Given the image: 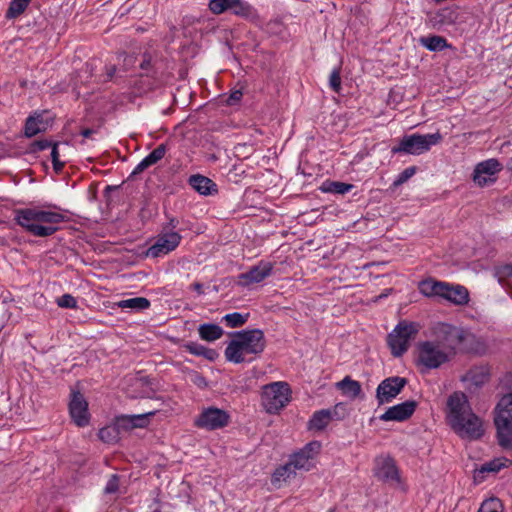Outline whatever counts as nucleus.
Here are the masks:
<instances>
[{"label": "nucleus", "instance_id": "nucleus-1", "mask_svg": "<svg viewBox=\"0 0 512 512\" xmlns=\"http://www.w3.org/2000/svg\"><path fill=\"white\" fill-rule=\"evenodd\" d=\"M16 222L34 236L52 235L64 221L63 214L50 206H35L16 212Z\"/></svg>", "mask_w": 512, "mask_h": 512}, {"label": "nucleus", "instance_id": "nucleus-2", "mask_svg": "<svg viewBox=\"0 0 512 512\" xmlns=\"http://www.w3.org/2000/svg\"><path fill=\"white\" fill-rule=\"evenodd\" d=\"M493 423L499 446L512 451V392L499 399L493 410Z\"/></svg>", "mask_w": 512, "mask_h": 512}, {"label": "nucleus", "instance_id": "nucleus-3", "mask_svg": "<svg viewBox=\"0 0 512 512\" xmlns=\"http://www.w3.org/2000/svg\"><path fill=\"white\" fill-rule=\"evenodd\" d=\"M291 389L287 382L266 384L261 391V405L269 414H276L291 401Z\"/></svg>", "mask_w": 512, "mask_h": 512}, {"label": "nucleus", "instance_id": "nucleus-4", "mask_svg": "<svg viewBox=\"0 0 512 512\" xmlns=\"http://www.w3.org/2000/svg\"><path fill=\"white\" fill-rule=\"evenodd\" d=\"M442 135L439 132L432 134H411L404 136L399 145L392 148L393 153H407L421 155L441 142Z\"/></svg>", "mask_w": 512, "mask_h": 512}, {"label": "nucleus", "instance_id": "nucleus-5", "mask_svg": "<svg viewBox=\"0 0 512 512\" xmlns=\"http://www.w3.org/2000/svg\"><path fill=\"white\" fill-rule=\"evenodd\" d=\"M265 348L264 335L261 330H247L237 333L226 352H261Z\"/></svg>", "mask_w": 512, "mask_h": 512}, {"label": "nucleus", "instance_id": "nucleus-6", "mask_svg": "<svg viewBox=\"0 0 512 512\" xmlns=\"http://www.w3.org/2000/svg\"><path fill=\"white\" fill-rule=\"evenodd\" d=\"M502 169L503 165L496 158L480 161L473 168L471 180L479 188L491 186L498 180Z\"/></svg>", "mask_w": 512, "mask_h": 512}, {"label": "nucleus", "instance_id": "nucleus-7", "mask_svg": "<svg viewBox=\"0 0 512 512\" xmlns=\"http://www.w3.org/2000/svg\"><path fill=\"white\" fill-rule=\"evenodd\" d=\"M451 429L464 440H479L485 433L483 420L472 411L453 423Z\"/></svg>", "mask_w": 512, "mask_h": 512}, {"label": "nucleus", "instance_id": "nucleus-8", "mask_svg": "<svg viewBox=\"0 0 512 512\" xmlns=\"http://www.w3.org/2000/svg\"><path fill=\"white\" fill-rule=\"evenodd\" d=\"M418 331V325L413 322L401 321L388 335V344L392 352H405Z\"/></svg>", "mask_w": 512, "mask_h": 512}, {"label": "nucleus", "instance_id": "nucleus-9", "mask_svg": "<svg viewBox=\"0 0 512 512\" xmlns=\"http://www.w3.org/2000/svg\"><path fill=\"white\" fill-rule=\"evenodd\" d=\"M470 411H472V407L465 393L461 391L453 392L446 403L445 418L447 424L451 426Z\"/></svg>", "mask_w": 512, "mask_h": 512}, {"label": "nucleus", "instance_id": "nucleus-10", "mask_svg": "<svg viewBox=\"0 0 512 512\" xmlns=\"http://www.w3.org/2000/svg\"><path fill=\"white\" fill-rule=\"evenodd\" d=\"M321 444L318 441L307 443L299 451L293 453L289 460L296 471H309L315 463V457L319 454Z\"/></svg>", "mask_w": 512, "mask_h": 512}, {"label": "nucleus", "instance_id": "nucleus-11", "mask_svg": "<svg viewBox=\"0 0 512 512\" xmlns=\"http://www.w3.org/2000/svg\"><path fill=\"white\" fill-rule=\"evenodd\" d=\"M229 418L224 410L209 407L202 410L194 423L198 428L216 430L225 427L229 423Z\"/></svg>", "mask_w": 512, "mask_h": 512}, {"label": "nucleus", "instance_id": "nucleus-12", "mask_svg": "<svg viewBox=\"0 0 512 512\" xmlns=\"http://www.w3.org/2000/svg\"><path fill=\"white\" fill-rule=\"evenodd\" d=\"M406 384L407 380L399 376L388 377L381 381L376 389L378 405L392 402L393 399L400 394Z\"/></svg>", "mask_w": 512, "mask_h": 512}, {"label": "nucleus", "instance_id": "nucleus-13", "mask_svg": "<svg viewBox=\"0 0 512 512\" xmlns=\"http://www.w3.org/2000/svg\"><path fill=\"white\" fill-rule=\"evenodd\" d=\"M125 388L130 398H155L156 390L151 380L145 376L133 375L126 379Z\"/></svg>", "mask_w": 512, "mask_h": 512}, {"label": "nucleus", "instance_id": "nucleus-14", "mask_svg": "<svg viewBox=\"0 0 512 512\" xmlns=\"http://www.w3.org/2000/svg\"><path fill=\"white\" fill-rule=\"evenodd\" d=\"M181 241V235L177 232H166L160 234L154 244L148 248V257H161L176 249Z\"/></svg>", "mask_w": 512, "mask_h": 512}, {"label": "nucleus", "instance_id": "nucleus-15", "mask_svg": "<svg viewBox=\"0 0 512 512\" xmlns=\"http://www.w3.org/2000/svg\"><path fill=\"white\" fill-rule=\"evenodd\" d=\"M374 475L386 483H399V470L393 458L380 456L375 459Z\"/></svg>", "mask_w": 512, "mask_h": 512}, {"label": "nucleus", "instance_id": "nucleus-16", "mask_svg": "<svg viewBox=\"0 0 512 512\" xmlns=\"http://www.w3.org/2000/svg\"><path fill=\"white\" fill-rule=\"evenodd\" d=\"M69 413L73 422L79 427L89 424L88 403L80 392H73L69 403Z\"/></svg>", "mask_w": 512, "mask_h": 512}, {"label": "nucleus", "instance_id": "nucleus-17", "mask_svg": "<svg viewBox=\"0 0 512 512\" xmlns=\"http://www.w3.org/2000/svg\"><path fill=\"white\" fill-rule=\"evenodd\" d=\"M417 405L418 404L415 400L404 401L402 403L389 407L383 414L379 416V419L383 422L406 421L413 415L417 408Z\"/></svg>", "mask_w": 512, "mask_h": 512}, {"label": "nucleus", "instance_id": "nucleus-18", "mask_svg": "<svg viewBox=\"0 0 512 512\" xmlns=\"http://www.w3.org/2000/svg\"><path fill=\"white\" fill-rule=\"evenodd\" d=\"M441 299L462 306L469 302V292L462 285L446 282Z\"/></svg>", "mask_w": 512, "mask_h": 512}, {"label": "nucleus", "instance_id": "nucleus-19", "mask_svg": "<svg viewBox=\"0 0 512 512\" xmlns=\"http://www.w3.org/2000/svg\"><path fill=\"white\" fill-rule=\"evenodd\" d=\"M273 269L271 262H260L258 265L250 269L248 272L240 275V283L243 285H250L259 283L268 277Z\"/></svg>", "mask_w": 512, "mask_h": 512}, {"label": "nucleus", "instance_id": "nucleus-20", "mask_svg": "<svg viewBox=\"0 0 512 512\" xmlns=\"http://www.w3.org/2000/svg\"><path fill=\"white\" fill-rule=\"evenodd\" d=\"M449 361L448 354H417L415 364L422 373L436 369L443 363Z\"/></svg>", "mask_w": 512, "mask_h": 512}, {"label": "nucleus", "instance_id": "nucleus-21", "mask_svg": "<svg viewBox=\"0 0 512 512\" xmlns=\"http://www.w3.org/2000/svg\"><path fill=\"white\" fill-rule=\"evenodd\" d=\"M189 184L195 191L203 196H212L218 192L217 184L203 175H192L189 178Z\"/></svg>", "mask_w": 512, "mask_h": 512}, {"label": "nucleus", "instance_id": "nucleus-22", "mask_svg": "<svg viewBox=\"0 0 512 512\" xmlns=\"http://www.w3.org/2000/svg\"><path fill=\"white\" fill-rule=\"evenodd\" d=\"M445 283L446 282L444 281H439L429 277L418 283V289L425 297L441 299Z\"/></svg>", "mask_w": 512, "mask_h": 512}, {"label": "nucleus", "instance_id": "nucleus-23", "mask_svg": "<svg viewBox=\"0 0 512 512\" xmlns=\"http://www.w3.org/2000/svg\"><path fill=\"white\" fill-rule=\"evenodd\" d=\"M50 116L47 112L31 116L25 124V134L32 137L41 131H45L49 126Z\"/></svg>", "mask_w": 512, "mask_h": 512}, {"label": "nucleus", "instance_id": "nucleus-24", "mask_svg": "<svg viewBox=\"0 0 512 512\" xmlns=\"http://www.w3.org/2000/svg\"><path fill=\"white\" fill-rule=\"evenodd\" d=\"M156 411H150L136 415H126L121 417V424L125 427L131 428H144L149 424V418L155 415Z\"/></svg>", "mask_w": 512, "mask_h": 512}, {"label": "nucleus", "instance_id": "nucleus-25", "mask_svg": "<svg viewBox=\"0 0 512 512\" xmlns=\"http://www.w3.org/2000/svg\"><path fill=\"white\" fill-rule=\"evenodd\" d=\"M198 333L202 340L212 342L222 337L223 329L217 324L205 323L198 327Z\"/></svg>", "mask_w": 512, "mask_h": 512}, {"label": "nucleus", "instance_id": "nucleus-26", "mask_svg": "<svg viewBox=\"0 0 512 512\" xmlns=\"http://www.w3.org/2000/svg\"><path fill=\"white\" fill-rule=\"evenodd\" d=\"M332 417L329 410L316 411L308 422V428L310 430L321 431L328 426Z\"/></svg>", "mask_w": 512, "mask_h": 512}, {"label": "nucleus", "instance_id": "nucleus-27", "mask_svg": "<svg viewBox=\"0 0 512 512\" xmlns=\"http://www.w3.org/2000/svg\"><path fill=\"white\" fill-rule=\"evenodd\" d=\"M511 464V461L506 458H496L487 462L481 466L479 470L475 472L474 478L477 480L479 478H483V474L486 472L497 473L502 468L508 467Z\"/></svg>", "mask_w": 512, "mask_h": 512}, {"label": "nucleus", "instance_id": "nucleus-28", "mask_svg": "<svg viewBox=\"0 0 512 512\" xmlns=\"http://www.w3.org/2000/svg\"><path fill=\"white\" fill-rule=\"evenodd\" d=\"M165 147L160 145L154 149L149 155H147L134 169L133 173H141L149 166L157 163L165 155Z\"/></svg>", "mask_w": 512, "mask_h": 512}, {"label": "nucleus", "instance_id": "nucleus-29", "mask_svg": "<svg viewBox=\"0 0 512 512\" xmlns=\"http://www.w3.org/2000/svg\"><path fill=\"white\" fill-rule=\"evenodd\" d=\"M489 379V371L485 367H476L469 370L463 377V381H470L476 387L483 385Z\"/></svg>", "mask_w": 512, "mask_h": 512}, {"label": "nucleus", "instance_id": "nucleus-30", "mask_svg": "<svg viewBox=\"0 0 512 512\" xmlns=\"http://www.w3.org/2000/svg\"><path fill=\"white\" fill-rule=\"evenodd\" d=\"M115 305L121 309H130L132 311H142L150 306L148 299L144 297H135L118 301Z\"/></svg>", "mask_w": 512, "mask_h": 512}, {"label": "nucleus", "instance_id": "nucleus-31", "mask_svg": "<svg viewBox=\"0 0 512 512\" xmlns=\"http://www.w3.org/2000/svg\"><path fill=\"white\" fill-rule=\"evenodd\" d=\"M296 473H297V471L294 469L290 460H288V462L286 464L278 467L274 471V473L272 475V482L279 483L282 481H287V480L293 478L296 475Z\"/></svg>", "mask_w": 512, "mask_h": 512}, {"label": "nucleus", "instance_id": "nucleus-32", "mask_svg": "<svg viewBox=\"0 0 512 512\" xmlns=\"http://www.w3.org/2000/svg\"><path fill=\"white\" fill-rule=\"evenodd\" d=\"M419 42L430 51H441L448 46L446 39L437 35L422 37Z\"/></svg>", "mask_w": 512, "mask_h": 512}, {"label": "nucleus", "instance_id": "nucleus-33", "mask_svg": "<svg viewBox=\"0 0 512 512\" xmlns=\"http://www.w3.org/2000/svg\"><path fill=\"white\" fill-rule=\"evenodd\" d=\"M229 11L241 17H249L254 13L253 7L244 0H230Z\"/></svg>", "mask_w": 512, "mask_h": 512}, {"label": "nucleus", "instance_id": "nucleus-34", "mask_svg": "<svg viewBox=\"0 0 512 512\" xmlns=\"http://www.w3.org/2000/svg\"><path fill=\"white\" fill-rule=\"evenodd\" d=\"M353 186L351 184L337 182V181H325L321 185V191L325 193L334 194H346L351 191Z\"/></svg>", "mask_w": 512, "mask_h": 512}, {"label": "nucleus", "instance_id": "nucleus-35", "mask_svg": "<svg viewBox=\"0 0 512 512\" xmlns=\"http://www.w3.org/2000/svg\"><path fill=\"white\" fill-rule=\"evenodd\" d=\"M31 0H11L6 12L7 19H14L20 16L29 6Z\"/></svg>", "mask_w": 512, "mask_h": 512}, {"label": "nucleus", "instance_id": "nucleus-36", "mask_svg": "<svg viewBox=\"0 0 512 512\" xmlns=\"http://www.w3.org/2000/svg\"><path fill=\"white\" fill-rule=\"evenodd\" d=\"M338 388H340L344 394L351 395L352 397H356L361 392V386L358 381L352 380L349 377H345L342 381L337 383Z\"/></svg>", "mask_w": 512, "mask_h": 512}, {"label": "nucleus", "instance_id": "nucleus-37", "mask_svg": "<svg viewBox=\"0 0 512 512\" xmlns=\"http://www.w3.org/2000/svg\"><path fill=\"white\" fill-rule=\"evenodd\" d=\"M248 319V314H241L238 312L226 314L222 320L230 328H236L244 325Z\"/></svg>", "mask_w": 512, "mask_h": 512}, {"label": "nucleus", "instance_id": "nucleus-38", "mask_svg": "<svg viewBox=\"0 0 512 512\" xmlns=\"http://www.w3.org/2000/svg\"><path fill=\"white\" fill-rule=\"evenodd\" d=\"M62 148H67V144H63V145L54 144L51 147L50 156H51L54 170L56 172L61 171L64 166V163H65L63 160H61Z\"/></svg>", "mask_w": 512, "mask_h": 512}, {"label": "nucleus", "instance_id": "nucleus-39", "mask_svg": "<svg viewBox=\"0 0 512 512\" xmlns=\"http://www.w3.org/2000/svg\"><path fill=\"white\" fill-rule=\"evenodd\" d=\"M477 512H503V505L500 499L491 497L482 502Z\"/></svg>", "mask_w": 512, "mask_h": 512}, {"label": "nucleus", "instance_id": "nucleus-40", "mask_svg": "<svg viewBox=\"0 0 512 512\" xmlns=\"http://www.w3.org/2000/svg\"><path fill=\"white\" fill-rule=\"evenodd\" d=\"M499 282L506 287L512 288V266L507 265L502 267L499 272Z\"/></svg>", "mask_w": 512, "mask_h": 512}, {"label": "nucleus", "instance_id": "nucleus-41", "mask_svg": "<svg viewBox=\"0 0 512 512\" xmlns=\"http://www.w3.org/2000/svg\"><path fill=\"white\" fill-rule=\"evenodd\" d=\"M230 0H210L209 9L214 14H221L229 10Z\"/></svg>", "mask_w": 512, "mask_h": 512}, {"label": "nucleus", "instance_id": "nucleus-42", "mask_svg": "<svg viewBox=\"0 0 512 512\" xmlns=\"http://www.w3.org/2000/svg\"><path fill=\"white\" fill-rule=\"evenodd\" d=\"M56 303L62 308H75L77 301L72 295L64 294L56 300Z\"/></svg>", "mask_w": 512, "mask_h": 512}, {"label": "nucleus", "instance_id": "nucleus-43", "mask_svg": "<svg viewBox=\"0 0 512 512\" xmlns=\"http://www.w3.org/2000/svg\"><path fill=\"white\" fill-rule=\"evenodd\" d=\"M119 488V478L116 474L111 475L110 479L108 480L106 486H105V493L112 494L118 491Z\"/></svg>", "mask_w": 512, "mask_h": 512}, {"label": "nucleus", "instance_id": "nucleus-44", "mask_svg": "<svg viewBox=\"0 0 512 512\" xmlns=\"http://www.w3.org/2000/svg\"><path fill=\"white\" fill-rule=\"evenodd\" d=\"M329 84L331 86V88L335 91V92H339L340 88H341V77H340V73L339 71L337 70H334L331 75H330V79H329Z\"/></svg>", "mask_w": 512, "mask_h": 512}, {"label": "nucleus", "instance_id": "nucleus-45", "mask_svg": "<svg viewBox=\"0 0 512 512\" xmlns=\"http://www.w3.org/2000/svg\"><path fill=\"white\" fill-rule=\"evenodd\" d=\"M415 174V168L409 167L406 168L400 175L398 176L397 180L395 181V185H400L406 182L409 178H411Z\"/></svg>", "mask_w": 512, "mask_h": 512}, {"label": "nucleus", "instance_id": "nucleus-46", "mask_svg": "<svg viewBox=\"0 0 512 512\" xmlns=\"http://www.w3.org/2000/svg\"><path fill=\"white\" fill-rule=\"evenodd\" d=\"M115 429L112 427H105L100 429L99 431V437L101 440L105 442H110L112 440L111 433L114 432Z\"/></svg>", "mask_w": 512, "mask_h": 512}, {"label": "nucleus", "instance_id": "nucleus-47", "mask_svg": "<svg viewBox=\"0 0 512 512\" xmlns=\"http://www.w3.org/2000/svg\"><path fill=\"white\" fill-rule=\"evenodd\" d=\"M244 356H245V354H225L226 361L232 362L235 364H239V363L246 361V358Z\"/></svg>", "mask_w": 512, "mask_h": 512}, {"label": "nucleus", "instance_id": "nucleus-48", "mask_svg": "<svg viewBox=\"0 0 512 512\" xmlns=\"http://www.w3.org/2000/svg\"><path fill=\"white\" fill-rule=\"evenodd\" d=\"M242 97V93L240 91H234L231 93L228 103L233 104L235 102H238Z\"/></svg>", "mask_w": 512, "mask_h": 512}, {"label": "nucleus", "instance_id": "nucleus-49", "mask_svg": "<svg viewBox=\"0 0 512 512\" xmlns=\"http://www.w3.org/2000/svg\"><path fill=\"white\" fill-rule=\"evenodd\" d=\"M503 383L508 389L512 390V373H509L504 377Z\"/></svg>", "mask_w": 512, "mask_h": 512}, {"label": "nucleus", "instance_id": "nucleus-50", "mask_svg": "<svg viewBox=\"0 0 512 512\" xmlns=\"http://www.w3.org/2000/svg\"><path fill=\"white\" fill-rule=\"evenodd\" d=\"M434 350H435V348L431 343L426 342L422 346V352L430 353V352H434Z\"/></svg>", "mask_w": 512, "mask_h": 512}, {"label": "nucleus", "instance_id": "nucleus-51", "mask_svg": "<svg viewBox=\"0 0 512 512\" xmlns=\"http://www.w3.org/2000/svg\"><path fill=\"white\" fill-rule=\"evenodd\" d=\"M194 382L197 384V385H201V384H205V380L204 378L200 377L199 375H195V379H194Z\"/></svg>", "mask_w": 512, "mask_h": 512}, {"label": "nucleus", "instance_id": "nucleus-52", "mask_svg": "<svg viewBox=\"0 0 512 512\" xmlns=\"http://www.w3.org/2000/svg\"><path fill=\"white\" fill-rule=\"evenodd\" d=\"M203 355H204L208 360H210V361H214V360L217 358V356H218L219 354H212V353H209V354H203Z\"/></svg>", "mask_w": 512, "mask_h": 512}, {"label": "nucleus", "instance_id": "nucleus-53", "mask_svg": "<svg viewBox=\"0 0 512 512\" xmlns=\"http://www.w3.org/2000/svg\"><path fill=\"white\" fill-rule=\"evenodd\" d=\"M38 145H39V148H40L41 150H43V149H45V148H47V147H49V146H50V144H49V143H47V142H39V143H38Z\"/></svg>", "mask_w": 512, "mask_h": 512}, {"label": "nucleus", "instance_id": "nucleus-54", "mask_svg": "<svg viewBox=\"0 0 512 512\" xmlns=\"http://www.w3.org/2000/svg\"><path fill=\"white\" fill-rule=\"evenodd\" d=\"M193 287H194V289H195L199 294H200V293H202V285H201V284L196 283V284H194V285H193Z\"/></svg>", "mask_w": 512, "mask_h": 512}, {"label": "nucleus", "instance_id": "nucleus-55", "mask_svg": "<svg viewBox=\"0 0 512 512\" xmlns=\"http://www.w3.org/2000/svg\"><path fill=\"white\" fill-rule=\"evenodd\" d=\"M508 169L512 171V158L508 162Z\"/></svg>", "mask_w": 512, "mask_h": 512}]
</instances>
